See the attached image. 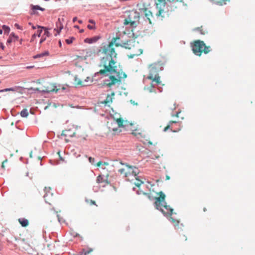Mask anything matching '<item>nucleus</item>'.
Instances as JSON below:
<instances>
[{
	"mask_svg": "<svg viewBox=\"0 0 255 255\" xmlns=\"http://www.w3.org/2000/svg\"><path fill=\"white\" fill-rule=\"evenodd\" d=\"M96 41V39L95 38H87L85 39V41L88 42L89 43H92L93 42H95Z\"/></svg>",
	"mask_w": 255,
	"mask_h": 255,
	"instance_id": "obj_34",
	"label": "nucleus"
},
{
	"mask_svg": "<svg viewBox=\"0 0 255 255\" xmlns=\"http://www.w3.org/2000/svg\"><path fill=\"white\" fill-rule=\"evenodd\" d=\"M57 217H58V220H59V221L60 222V220H59V215H57Z\"/></svg>",
	"mask_w": 255,
	"mask_h": 255,
	"instance_id": "obj_63",
	"label": "nucleus"
},
{
	"mask_svg": "<svg viewBox=\"0 0 255 255\" xmlns=\"http://www.w3.org/2000/svg\"><path fill=\"white\" fill-rule=\"evenodd\" d=\"M119 39V37L113 38L109 44L104 46L102 49V53L105 56L101 59L99 66L103 69H101L98 73L106 76L110 75V81L106 83L109 87L117 83H120L122 79L126 78L127 77L120 66L118 68L115 61L117 58L116 48L121 46L116 42Z\"/></svg>",
	"mask_w": 255,
	"mask_h": 255,
	"instance_id": "obj_1",
	"label": "nucleus"
},
{
	"mask_svg": "<svg viewBox=\"0 0 255 255\" xmlns=\"http://www.w3.org/2000/svg\"><path fill=\"white\" fill-rule=\"evenodd\" d=\"M89 22H90V23H93L94 24H95V21L93 20H92V19H90L89 20Z\"/></svg>",
	"mask_w": 255,
	"mask_h": 255,
	"instance_id": "obj_48",
	"label": "nucleus"
},
{
	"mask_svg": "<svg viewBox=\"0 0 255 255\" xmlns=\"http://www.w3.org/2000/svg\"><path fill=\"white\" fill-rule=\"evenodd\" d=\"M86 55L84 57L77 56V58H80L81 59H86L87 57H93L96 54V50L94 48H91L86 49L85 50Z\"/></svg>",
	"mask_w": 255,
	"mask_h": 255,
	"instance_id": "obj_12",
	"label": "nucleus"
},
{
	"mask_svg": "<svg viewBox=\"0 0 255 255\" xmlns=\"http://www.w3.org/2000/svg\"><path fill=\"white\" fill-rule=\"evenodd\" d=\"M93 79L90 77H87L84 80H82L77 78H75V82L78 85L82 86H87L90 85L93 82Z\"/></svg>",
	"mask_w": 255,
	"mask_h": 255,
	"instance_id": "obj_10",
	"label": "nucleus"
},
{
	"mask_svg": "<svg viewBox=\"0 0 255 255\" xmlns=\"http://www.w3.org/2000/svg\"><path fill=\"white\" fill-rule=\"evenodd\" d=\"M170 179V177L168 175L166 176V179L169 180Z\"/></svg>",
	"mask_w": 255,
	"mask_h": 255,
	"instance_id": "obj_54",
	"label": "nucleus"
},
{
	"mask_svg": "<svg viewBox=\"0 0 255 255\" xmlns=\"http://www.w3.org/2000/svg\"><path fill=\"white\" fill-rule=\"evenodd\" d=\"M48 55H49L48 51H44V52H42L41 53H40V54L35 55L33 57H34V58H38L42 57H44L45 56H48Z\"/></svg>",
	"mask_w": 255,
	"mask_h": 255,
	"instance_id": "obj_24",
	"label": "nucleus"
},
{
	"mask_svg": "<svg viewBox=\"0 0 255 255\" xmlns=\"http://www.w3.org/2000/svg\"><path fill=\"white\" fill-rule=\"evenodd\" d=\"M108 164H109V163L108 162H103V165H108Z\"/></svg>",
	"mask_w": 255,
	"mask_h": 255,
	"instance_id": "obj_51",
	"label": "nucleus"
},
{
	"mask_svg": "<svg viewBox=\"0 0 255 255\" xmlns=\"http://www.w3.org/2000/svg\"><path fill=\"white\" fill-rule=\"evenodd\" d=\"M154 81H152V83L150 84V86H152V87H153V88L154 87V85H153V82Z\"/></svg>",
	"mask_w": 255,
	"mask_h": 255,
	"instance_id": "obj_53",
	"label": "nucleus"
},
{
	"mask_svg": "<svg viewBox=\"0 0 255 255\" xmlns=\"http://www.w3.org/2000/svg\"><path fill=\"white\" fill-rule=\"evenodd\" d=\"M74 39H75V38L74 37H72L69 39H66V42L68 44H70L73 42V41Z\"/></svg>",
	"mask_w": 255,
	"mask_h": 255,
	"instance_id": "obj_32",
	"label": "nucleus"
},
{
	"mask_svg": "<svg viewBox=\"0 0 255 255\" xmlns=\"http://www.w3.org/2000/svg\"><path fill=\"white\" fill-rule=\"evenodd\" d=\"M101 165H103V162L102 161H99L97 164H96V166H98V167H99Z\"/></svg>",
	"mask_w": 255,
	"mask_h": 255,
	"instance_id": "obj_45",
	"label": "nucleus"
},
{
	"mask_svg": "<svg viewBox=\"0 0 255 255\" xmlns=\"http://www.w3.org/2000/svg\"><path fill=\"white\" fill-rule=\"evenodd\" d=\"M31 9L32 10V11L31 13V14H35L36 13L35 12V10H40L41 11H44L45 10V9L44 8L41 7L39 5H31Z\"/></svg>",
	"mask_w": 255,
	"mask_h": 255,
	"instance_id": "obj_21",
	"label": "nucleus"
},
{
	"mask_svg": "<svg viewBox=\"0 0 255 255\" xmlns=\"http://www.w3.org/2000/svg\"><path fill=\"white\" fill-rule=\"evenodd\" d=\"M74 27H75L76 28H78L79 26L78 25H75V26H74Z\"/></svg>",
	"mask_w": 255,
	"mask_h": 255,
	"instance_id": "obj_60",
	"label": "nucleus"
},
{
	"mask_svg": "<svg viewBox=\"0 0 255 255\" xmlns=\"http://www.w3.org/2000/svg\"><path fill=\"white\" fill-rule=\"evenodd\" d=\"M130 102H131L132 103H133V104H134V102H132V100H130Z\"/></svg>",
	"mask_w": 255,
	"mask_h": 255,
	"instance_id": "obj_62",
	"label": "nucleus"
},
{
	"mask_svg": "<svg viewBox=\"0 0 255 255\" xmlns=\"http://www.w3.org/2000/svg\"><path fill=\"white\" fill-rule=\"evenodd\" d=\"M87 27L89 29H94L95 28V27L94 25H88L87 26Z\"/></svg>",
	"mask_w": 255,
	"mask_h": 255,
	"instance_id": "obj_42",
	"label": "nucleus"
},
{
	"mask_svg": "<svg viewBox=\"0 0 255 255\" xmlns=\"http://www.w3.org/2000/svg\"><path fill=\"white\" fill-rule=\"evenodd\" d=\"M36 27H37V26H34V25H32V29H36Z\"/></svg>",
	"mask_w": 255,
	"mask_h": 255,
	"instance_id": "obj_52",
	"label": "nucleus"
},
{
	"mask_svg": "<svg viewBox=\"0 0 255 255\" xmlns=\"http://www.w3.org/2000/svg\"><path fill=\"white\" fill-rule=\"evenodd\" d=\"M18 39L19 38L17 35H16L14 33H11L6 41V45H9L12 42H15L18 40Z\"/></svg>",
	"mask_w": 255,
	"mask_h": 255,
	"instance_id": "obj_16",
	"label": "nucleus"
},
{
	"mask_svg": "<svg viewBox=\"0 0 255 255\" xmlns=\"http://www.w3.org/2000/svg\"><path fill=\"white\" fill-rule=\"evenodd\" d=\"M58 154H59V157H60V159H61V160H62V158H61V156H60V152H59H59H58Z\"/></svg>",
	"mask_w": 255,
	"mask_h": 255,
	"instance_id": "obj_56",
	"label": "nucleus"
},
{
	"mask_svg": "<svg viewBox=\"0 0 255 255\" xmlns=\"http://www.w3.org/2000/svg\"><path fill=\"white\" fill-rule=\"evenodd\" d=\"M203 211H204V212H206V211H207L206 208H204L203 209Z\"/></svg>",
	"mask_w": 255,
	"mask_h": 255,
	"instance_id": "obj_59",
	"label": "nucleus"
},
{
	"mask_svg": "<svg viewBox=\"0 0 255 255\" xmlns=\"http://www.w3.org/2000/svg\"><path fill=\"white\" fill-rule=\"evenodd\" d=\"M29 115L28 110L26 109H24L20 112V115L22 117L26 118Z\"/></svg>",
	"mask_w": 255,
	"mask_h": 255,
	"instance_id": "obj_25",
	"label": "nucleus"
},
{
	"mask_svg": "<svg viewBox=\"0 0 255 255\" xmlns=\"http://www.w3.org/2000/svg\"><path fill=\"white\" fill-rule=\"evenodd\" d=\"M2 29L4 30V33H6L7 34L9 33L10 31V28L8 26L3 25L2 26Z\"/></svg>",
	"mask_w": 255,
	"mask_h": 255,
	"instance_id": "obj_26",
	"label": "nucleus"
},
{
	"mask_svg": "<svg viewBox=\"0 0 255 255\" xmlns=\"http://www.w3.org/2000/svg\"><path fill=\"white\" fill-rule=\"evenodd\" d=\"M145 90H147L149 93H155V90L154 89L153 87L149 86L147 87H145Z\"/></svg>",
	"mask_w": 255,
	"mask_h": 255,
	"instance_id": "obj_27",
	"label": "nucleus"
},
{
	"mask_svg": "<svg viewBox=\"0 0 255 255\" xmlns=\"http://www.w3.org/2000/svg\"><path fill=\"white\" fill-rule=\"evenodd\" d=\"M29 156L30 158H32V152L31 151L30 153H29Z\"/></svg>",
	"mask_w": 255,
	"mask_h": 255,
	"instance_id": "obj_50",
	"label": "nucleus"
},
{
	"mask_svg": "<svg viewBox=\"0 0 255 255\" xmlns=\"http://www.w3.org/2000/svg\"><path fill=\"white\" fill-rule=\"evenodd\" d=\"M86 201L87 203L88 204L90 205H95L96 206H97V205L96 204V203H95V201H93V200H90V199H89V200L87 199L86 200Z\"/></svg>",
	"mask_w": 255,
	"mask_h": 255,
	"instance_id": "obj_30",
	"label": "nucleus"
},
{
	"mask_svg": "<svg viewBox=\"0 0 255 255\" xmlns=\"http://www.w3.org/2000/svg\"><path fill=\"white\" fill-rule=\"evenodd\" d=\"M143 194H144L145 195L147 196L148 198L150 200H152L153 199H155V198H156V197H154L152 196L150 194L147 193H143Z\"/></svg>",
	"mask_w": 255,
	"mask_h": 255,
	"instance_id": "obj_33",
	"label": "nucleus"
},
{
	"mask_svg": "<svg viewBox=\"0 0 255 255\" xmlns=\"http://www.w3.org/2000/svg\"><path fill=\"white\" fill-rule=\"evenodd\" d=\"M157 194L159 197L155 198L154 205L156 209L160 210L165 216H171L173 214V209L167 205L165 201V195L162 191Z\"/></svg>",
	"mask_w": 255,
	"mask_h": 255,
	"instance_id": "obj_3",
	"label": "nucleus"
},
{
	"mask_svg": "<svg viewBox=\"0 0 255 255\" xmlns=\"http://www.w3.org/2000/svg\"><path fill=\"white\" fill-rule=\"evenodd\" d=\"M180 113V112H177L175 115H172V117H176L178 118L179 117Z\"/></svg>",
	"mask_w": 255,
	"mask_h": 255,
	"instance_id": "obj_46",
	"label": "nucleus"
},
{
	"mask_svg": "<svg viewBox=\"0 0 255 255\" xmlns=\"http://www.w3.org/2000/svg\"><path fill=\"white\" fill-rule=\"evenodd\" d=\"M77 19V17H74L73 19V22H75Z\"/></svg>",
	"mask_w": 255,
	"mask_h": 255,
	"instance_id": "obj_49",
	"label": "nucleus"
},
{
	"mask_svg": "<svg viewBox=\"0 0 255 255\" xmlns=\"http://www.w3.org/2000/svg\"><path fill=\"white\" fill-rule=\"evenodd\" d=\"M195 30L200 31V33L202 34H205V32L203 31V30H202V26L197 27L195 29Z\"/></svg>",
	"mask_w": 255,
	"mask_h": 255,
	"instance_id": "obj_35",
	"label": "nucleus"
},
{
	"mask_svg": "<svg viewBox=\"0 0 255 255\" xmlns=\"http://www.w3.org/2000/svg\"><path fill=\"white\" fill-rule=\"evenodd\" d=\"M20 248L22 251H25L28 254H31L30 247L29 245L25 243V240L23 239L21 243Z\"/></svg>",
	"mask_w": 255,
	"mask_h": 255,
	"instance_id": "obj_15",
	"label": "nucleus"
},
{
	"mask_svg": "<svg viewBox=\"0 0 255 255\" xmlns=\"http://www.w3.org/2000/svg\"><path fill=\"white\" fill-rule=\"evenodd\" d=\"M75 132L74 131H72L71 129L64 130H63L61 135L68 136V137H73L74 136Z\"/></svg>",
	"mask_w": 255,
	"mask_h": 255,
	"instance_id": "obj_19",
	"label": "nucleus"
},
{
	"mask_svg": "<svg viewBox=\"0 0 255 255\" xmlns=\"http://www.w3.org/2000/svg\"><path fill=\"white\" fill-rule=\"evenodd\" d=\"M120 163L125 165L124 168H121L118 171L121 174L124 175L128 180H130V177H135V181L134 182V184L137 187H139L143 183V182L140 180L138 177L137 176L139 173V170L137 168L134 166H129L126 163H123L122 162H120Z\"/></svg>",
	"mask_w": 255,
	"mask_h": 255,
	"instance_id": "obj_2",
	"label": "nucleus"
},
{
	"mask_svg": "<svg viewBox=\"0 0 255 255\" xmlns=\"http://www.w3.org/2000/svg\"><path fill=\"white\" fill-rule=\"evenodd\" d=\"M178 122V121H173V120L169 121V123H168V125H167L166 127H165L164 128V129H163V131H166L168 129H171V130L173 132H177V130H173V129H172V125L173 124H176V123H177ZM180 130V129H179L178 130H178Z\"/></svg>",
	"mask_w": 255,
	"mask_h": 255,
	"instance_id": "obj_18",
	"label": "nucleus"
},
{
	"mask_svg": "<svg viewBox=\"0 0 255 255\" xmlns=\"http://www.w3.org/2000/svg\"><path fill=\"white\" fill-rule=\"evenodd\" d=\"M14 26L15 27H16L18 29H21V30L22 29V27L20 25H19L17 23H15L14 24Z\"/></svg>",
	"mask_w": 255,
	"mask_h": 255,
	"instance_id": "obj_41",
	"label": "nucleus"
},
{
	"mask_svg": "<svg viewBox=\"0 0 255 255\" xmlns=\"http://www.w3.org/2000/svg\"><path fill=\"white\" fill-rule=\"evenodd\" d=\"M0 47L3 50L4 46H3V44L1 42H0Z\"/></svg>",
	"mask_w": 255,
	"mask_h": 255,
	"instance_id": "obj_47",
	"label": "nucleus"
},
{
	"mask_svg": "<svg viewBox=\"0 0 255 255\" xmlns=\"http://www.w3.org/2000/svg\"><path fill=\"white\" fill-rule=\"evenodd\" d=\"M115 96V93L112 92L111 94H108L107 96L106 99L103 102V103L105 105H108L113 102V97Z\"/></svg>",
	"mask_w": 255,
	"mask_h": 255,
	"instance_id": "obj_17",
	"label": "nucleus"
},
{
	"mask_svg": "<svg viewBox=\"0 0 255 255\" xmlns=\"http://www.w3.org/2000/svg\"><path fill=\"white\" fill-rule=\"evenodd\" d=\"M58 89H55L53 88L52 89L48 90V92H54L55 91V92H57L58 91Z\"/></svg>",
	"mask_w": 255,
	"mask_h": 255,
	"instance_id": "obj_44",
	"label": "nucleus"
},
{
	"mask_svg": "<svg viewBox=\"0 0 255 255\" xmlns=\"http://www.w3.org/2000/svg\"><path fill=\"white\" fill-rule=\"evenodd\" d=\"M156 8L158 9V12L156 15L158 16H162V14L164 12V8L166 5L165 0H157L156 2Z\"/></svg>",
	"mask_w": 255,
	"mask_h": 255,
	"instance_id": "obj_8",
	"label": "nucleus"
},
{
	"mask_svg": "<svg viewBox=\"0 0 255 255\" xmlns=\"http://www.w3.org/2000/svg\"><path fill=\"white\" fill-rule=\"evenodd\" d=\"M145 15L146 18L149 20L150 23H151L150 18L152 17V12L150 10H148L147 9H145Z\"/></svg>",
	"mask_w": 255,
	"mask_h": 255,
	"instance_id": "obj_23",
	"label": "nucleus"
},
{
	"mask_svg": "<svg viewBox=\"0 0 255 255\" xmlns=\"http://www.w3.org/2000/svg\"><path fill=\"white\" fill-rule=\"evenodd\" d=\"M37 27L38 28V30L37 31V33H36V36H38V37H40L41 35V34L42 32V29H44V35H46L47 36H49L50 35V34L48 30V29L45 27L37 25Z\"/></svg>",
	"mask_w": 255,
	"mask_h": 255,
	"instance_id": "obj_14",
	"label": "nucleus"
},
{
	"mask_svg": "<svg viewBox=\"0 0 255 255\" xmlns=\"http://www.w3.org/2000/svg\"><path fill=\"white\" fill-rule=\"evenodd\" d=\"M22 39H20L19 40V43H20V44H22Z\"/></svg>",
	"mask_w": 255,
	"mask_h": 255,
	"instance_id": "obj_55",
	"label": "nucleus"
},
{
	"mask_svg": "<svg viewBox=\"0 0 255 255\" xmlns=\"http://www.w3.org/2000/svg\"><path fill=\"white\" fill-rule=\"evenodd\" d=\"M108 127L110 131L114 132V134H116V133H120L122 131V130L119 129L118 128L115 127L114 126L116 125V122L115 121L113 122H108Z\"/></svg>",
	"mask_w": 255,
	"mask_h": 255,
	"instance_id": "obj_13",
	"label": "nucleus"
},
{
	"mask_svg": "<svg viewBox=\"0 0 255 255\" xmlns=\"http://www.w3.org/2000/svg\"><path fill=\"white\" fill-rule=\"evenodd\" d=\"M192 47L193 53L199 56H201L203 52L207 54L210 51V47L206 46L204 41L200 40L195 41Z\"/></svg>",
	"mask_w": 255,
	"mask_h": 255,
	"instance_id": "obj_4",
	"label": "nucleus"
},
{
	"mask_svg": "<svg viewBox=\"0 0 255 255\" xmlns=\"http://www.w3.org/2000/svg\"><path fill=\"white\" fill-rule=\"evenodd\" d=\"M15 90L14 88H6V89H3V90H0V92H8V91H12V92H14L15 91Z\"/></svg>",
	"mask_w": 255,
	"mask_h": 255,
	"instance_id": "obj_29",
	"label": "nucleus"
},
{
	"mask_svg": "<svg viewBox=\"0 0 255 255\" xmlns=\"http://www.w3.org/2000/svg\"><path fill=\"white\" fill-rule=\"evenodd\" d=\"M7 159L4 160L2 162L1 164V167L3 169H5V164L7 162Z\"/></svg>",
	"mask_w": 255,
	"mask_h": 255,
	"instance_id": "obj_39",
	"label": "nucleus"
},
{
	"mask_svg": "<svg viewBox=\"0 0 255 255\" xmlns=\"http://www.w3.org/2000/svg\"><path fill=\"white\" fill-rule=\"evenodd\" d=\"M83 31H84V30L83 29H81V30H80V32L82 33Z\"/></svg>",
	"mask_w": 255,
	"mask_h": 255,
	"instance_id": "obj_61",
	"label": "nucleus"
},
{
	"mask_svg": "<svg viewBox=\"0 0 255 255\" xmlns=\"http://www.w3.org/2000/svg\"><path fill=\"white\" fill-rule=\"evenodd\" d=\"M44 191L45 192L44 196L45 201L46 203L51 205L52 203L54 202L56 197L52 192L51 188L50 187H45Z\"/></svg>",
	"mask_w": 255,
	"mask_h": 255,
	"instance_id": "obj_7",
	"label": "nucleus"
},
{
	"mask_svg": "<svg viewBox=\"0 0 255 255\" xmlns=\"http://www.w3.org/2000/svg\"><path fill=\"white\" fill-rule=\"evenodd\" d=\"M47 37V36L46 35L43 34L42 36V37L40 40V43H42L43 42H44L45 40Z\"/></svg>",
	"mask_w": 255,
	"mask_h": 255,
	"instance_id": "obj_36",
	"label": "nucleus"
},
{
	"mask_svg": "<svg viewBox=\"0 0 255 255\" xmlns=\"http://www.w3.org/2000/svg\"><path fill=\"white\" fill-rule=\"evenodd\" d=\"M113 121H115L116 122V124H117L118 125L119 128L120 127H123V123H124V120L122 118H118L117 119H114Z\"/></svg>",
	"mask_w": 255,
	"mask_h": 255,
	"instance_id": "obj_22",
	"label": "nucleus"
},
{
	"mask_svg": "<svg viewBox=\"0 0 255 255\" xmlns=\"http://www.w3.org/2000/svg\"><path fill=\"white\" fill-rule=\"evenodd\" d=\"M89 161L92 164H94L95 163V159L92 157H89Z\"/></svg>",
	"mask_w": 255,
	"mask_h": 255,
	"instance_id": "obj_38",
	"label": "nucleus"
},
{
	"mask_svg": "<svg viewBox=\"0 0 255 255\" xmlns=\"http://www.w3.org/2000/svg\"><path fill=\"white\" fill-rule=\"evenodd\" d=\"M18 222L20 224L24 227H27L29 224V221L28 220L25 218H20L18 219Z\"/></svg>",
	"mask_w": 255,
	"mask_h": 255,
	"instance_id": "obj_20",
	"label": "nucleus"
},
{
	"mask_svg": "<svg viewBox=\"0 0 255 255\" xmlns=\"http://www.w3.org/2000/svg\"><path fill=\"white\" fill-rule=\"evenodd\" d=\"M64 21V19L63 18H59L57 21L56 23V27L54 28V31H56L57 33L55 34V35L59 34L61 31V30L63 28V22Z\"/></svg>",
	"mask_w": 255,
	"mask_h": 255,
	"instance_id": "obj_11",
	"label": "nucleus"
},
{
	"mask_svg": "<svg viewBox=\"0 0 255 255\" xmlns=\"http://www.w3.org/2000/svg\"><path fill=\"white\" fill-rule=\"evenodd\" d=\"M48 107H49V106H48H48H46V107H45L44 109H45V110H46V109L48 108Z\"/></svg>",
	"mask_w": 255,
	"mask_h": 255,
	"instance_id": "obj_58",
	"label": "nucleus"
},
{
	"mask_svg": "<svg viewBox=\"0 0 255 255\" xmlns=\"http://www.w3.org/2000/svg\"><path fill=\"white\" fill-rule=\"evenodd\" d=\"M139 18V13L135 10H131L127 18L124 20V24L125 25L130 24L132 27H135Z\"/></svg>",
	"mask_w": 255,
	"mask_h": 255,
	"instance_id": "obj_6",
	"label": "nucleus"
},
{
	"mask_svg": "<svg viewBox=\"0 0 255 255\" xmlns=\"http://www.w3.org/2000/svg\"><path fill=\"white\" fill-rule=\"evenodd\" d=\"M78 22H79V23H82V21L81 20H79L78 21Z\"/></svg>",
	"mask_w": 255,
	"mask_h": 255,
	"instance_id": "obj_57",
	"label": "nucleus"
},
{
	"mask_svg": "<svg viewBox=\"0 0 255 255\" xmlns=\"http://www.w3.org/2000/svg\"><path fill=\"white\" fill-rule=\"evenodd\" d=\"M126 48L129 49H131V51L128 55V57L129 58H133L135 56L140 55L142 53V50L140 48H139L138 47L133 46L132 48L128 47H126Z\"/></svg>",
	"mask_w": 255,
	"mask_h": 255,
	"instance_id": "obj_9",
	"label": "nucleus"
},
{
	"mask_svg": "<svg viewBox=\"0 0 255 255\" xmlns=\"http://www.w3.org/2000/svg\"><path fill=\"white\" fill-rule=\"evenodd\" d=\"M149 73L147 78L154 81L156 84H159L160 83V77L158 73L161 70V65L159 63H153L149 66Z\"/></svg>",
	"mask_w": 255,
	"mask_h": 255,
	"instance_id": "obj_5",
	"label": "nucleus"
},
{
	"mask_svg": "<svg viewBox=\"0 0 255 255\" xmlns=\"http://www.w3.org/2000/svg\"><path fill=\"white\" fill-rule=\"evenodd\" d=\"M104 181V180L103 178L101 175H99L97 177V182L98 183H102Z\"/></svg>",
	"mask_w": 255,
	"mask_h": 255,
	"instance_id": "obj_31",
	"label": "nucleus"
},
{
	"mask_svg": "<svg viewBox=\"0 0 255 255\" xmlns=\"http://www.w3.org/2000/svg\"><path fill=\"white\" fill-rule=\"evenodd\" d=\"M230 0H220L217 2V4L220 5L226 4L227 2H229Z\"/></svg>",
	"mask_w": 255,
	"mask_h": 255,
	"instance_id": "obj_28",
	"label": "nucleus"
},
{
	"mask_svg": "<svg viewBox=\"0 0 255 255\" xmlns=\"http://www.w3.org/2000/svg\"><path fill=\"white\" fill-rule=\"evenodd\" d=\"M171 219L172 220V221L173 223H175V224H178L179 223V221L175 220V219H173L171 217Z\"/></svg>",
	"mask_w": 255,
	"mask_h": 255,
	"instance_id": "obj_43",
	"label": "nucleus"
},
{
	"mask_svg": "<svg viewBox=\"0 0 255 255\" xmlns=\"http://www.w3.org/2000/svg\"><path fill=\"white\" fill-rule=\"evenodd\" d=\"M169 2H171L173 3H177V2H182V0H168Z\"/></svg>",
	"mask_w": 255,
	"mask_h": 255,
	"instance_id": "obj_37",
	"label": "nucleus"
},
{
	"mask_svg": "<svg viewBox=\"0 0 255 255\" xmlns=\"http://www.w3.org/2000/svg\"><path fill=\"white\" fill-rule=\"evenodd\" d=\"M36 36V33L33 34L32 35V37H31V39L30 42H33V41L34 40V39H35V38Z\"/></svg>",
	"mask_w": 255,
	"mask_h": 255,
	"instance_id": "obj_40",
	"label": "nucleus"
}]
</instances>
